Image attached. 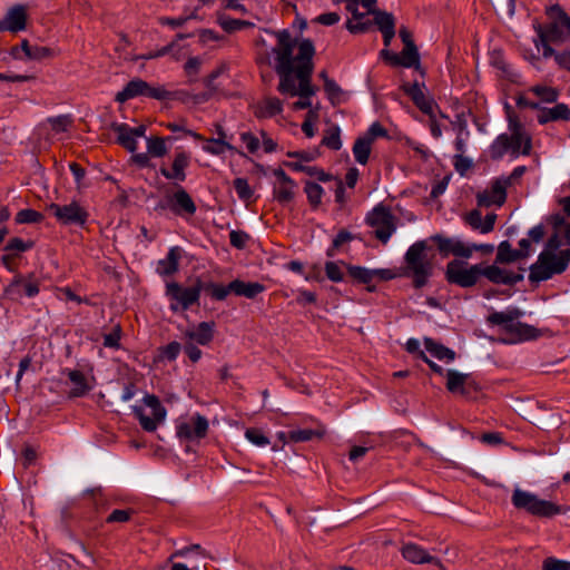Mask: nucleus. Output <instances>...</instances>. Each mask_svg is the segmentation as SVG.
I'll return each mask as SVG.
<instances>
[{
	"label": "nucleus",
	"mask_w": 570,
	"mask_h": 570,
	"mask_svg": "<svg viewBox=\"0 0 570 570\" xmlns=\"http://www.w3.org/2000/svg\"><path fill=\"white\" fill-rule=\"evenodd\" d=\"M546 14L548 23L533 24L537 32L533 43L538 50L542 48V57L547 59L554 53L552 45H561L570 39V16L559 4L548 7Z\"/></svg>",
	"instance_id": "f257e3e1"
},
{
	"label": "nucleus",
	"mask_w": 570,
	"mask_h": 570,
	"mask_svg": "<svg viewBox=\"0 0 570 570\" xmlns=\"http://www.w3.org/2000/svg\"><path fill=\"white\" fill-rule=\"evenodd\" d=\"M509 129L511 135L501 134L490 146V156L494 160L501 159L507 153L513 157L520 154L528 156L532 149V138L517 119L509 117Z\"/></svg>",
	"instance_id": "f03ea898"
},
{
	"label": "nucleus",
	"mask_w": 570,
	"mask_h": 570,
	"mask_svg": "<svg viewBox=\"0 0 570 570\" xmlns=\"http://www.w3.org/2000/svg\"><path fill=\"white\" fill-rule=\"evenodd\" d=\"M426 240H417L409 247L404 255V267L402 275L412 278L415 288L428 285L433 275L434 265L432 258L426 255Z\"/></svg>",
	"instance_id": "7ed1b4c3"
},
{
	"label": "nucleus",
	"mask_w": 570,
	"mask_h": 570,
	"mask_svg": "<svg viewBox=\"0 0 570 570\" xmlns=\"http://www.w3.org/2000/svg\"><path fill=\"white\" fill-rule=\"evenodd\" d=\"M570 264V248L554 253L542 250L535 263L529 267V281L532 284L552 278L564 273Z\"/></svg>",
	"instance_id": "20e7f679"
},
{
	"label": "nucleus",
	"mask_w": 570,
	"mask_h": 570,
	"mask_svg": "<svg viewBox=\"0 0 570 570\" xmlns=\"http://www.w3.org/2000/svg\"><path fill=\"white\" fill-rule=\"evenodd\" d=\"M523 312L518 307H510L504 312H493L487 317L490 325H500L504 332L517 336L519 341L534 340L540 336L539 330L532 325L515 322Z\"/></svg>",
	"instance_id": "39448f33"
},
{
	"label": "nucleus",
	"mask_w": 570,
	"mask_h": 570,
	"mask_svg": "<svg viewBox=\"0 0 570 570\" xmlns=\"http://www.w3.org/2000/svg\"><path fill=\"white\" fill-rule=\"evenodd\" d=\"M315 48L311 39H303L298 43V53L296 56V77L298 79L297 95L299 98H311L315 89L311 85L313 73V56Z\"/></svg>",
	"instance_id": "423d86ee"
},
{
	"label": "nucleus",
	"mask_w": 570,
	"mask_h": 570,
	"mask_svg": "<svg viewBox=\"0 0 570 570\" xmlns=\"http://www.w3.org/2000/svg\"><path fill=\"white\" fill-rule=\"evenodd\" d=\"M512 504L520 510L539 518H551L561 513V507L551 501L539 499L535 494L515 489L511 497Z\"/></svg>",
	"instance_id": "0eeeda50"
},
{
	"label": "nucleus",
	"mask_w": 570,
	"mask_h": 570,
	"mask_svg": "<svg viewBox=\"0 0 570 570\" xmlns=\"http://www.w3.org/2000/svg\"><path fill=\"white\" fill-rule=\"evenodd\" d=\"M482 277V264L470 265L465 261L453 259L445 267L446 282L462 288L475 286Z\"/></svg>",
	"instance_id": "6e6552de"
},
{
	"label": "nucleus",
	"mask_w": 570,
	"mask_h": 570,
	"mask_svg": "<svg viewBox=\"0 0 570 570\" xmlns=\"http://www.w3.org/2000/svg\"><path fill=\"white\" fill-rule=\"evenodd\" d=\"M202 292L203 281L200 277H196L194 284L189 287H184L176 282L166 285V295L171 302L170 309L173 312L187 311L190 306L197 304Z\"/></svg>",
	"instance_id": "1a4fd4ad"
},
{
	"label": "nucleus",
	"mask_w": 570,
	"mask_h": 570,
	"mask_svg": "<svg viewBox=\"0 0 570 570\" xmlns=\"http://www.w3.org/2000/svg\"><path fill=\"white\" fill-rule=\"evenodd\" d=\"M366 224L374 228L375 237L386 244L396 229V218L390 208L379 204L366 216Z\"/></svg>",
	"instance_id": "9d476101"
},
{
	"label": "nucleus",
	"mask_w": 570,
	"mask_h": 570,
	"mask_svg": "<svg viewBox=\"0 0 570 570\" xmlns=\"http://www.w3.org/2000/svg\"><path fill=\"white\" fill-rule=\"evenodd\" d=\"M377 138H389L387 130L379 122H373L363 136L353 145V155L360 165H366L371 155L372 145Z\"/></svg>",
	"instance_id": "9b49d317"
},
{
	"label": "nucleus",
	"mask_w": 570,
	"mask_h": 570,
	"mask_svg": "<svg viewBox=\"0 0 570 570\" xmlns=\"http://www.w3.org/2000/svg\"><path fill=\"white\" fill-rule=\"evenodd\" d=\"M274 35L277 38V43L272 49L275 55V69L288 72V68L296 67V65H294L296 63V57H293L296 40L292 38L291 32L286 29L276 31Z\"/></svg>",
	"instance_id": "f8f14e48"
},
{
	"label": "nucleus",
	"mask_w": 570,
	"mask_h": 570,
	"mask_svg": "<svg viewBox=\"0 0 570 570\" xmlns=\"http://www.w3.org/2000/svg\"><path fill=\"white\" fill-rule=\"evenodd\" d=\"M40 292V281L35 273L27 275L17 273L12 281L6 286L4 294L11 299H21L22 297H35Z\"/></svg>",
	"instance_id": "ddd939ff"
},
{
	"label": "nucleus",
	"mask_w": 570,
	"mask_h": 570,
	"mask_svg": "<svg viewBox=\"0 0 570 570\" xmlns=\"http://www.w3.org/2000/svg\"><path fill=\"white\" fill-rule=\"evenodd\" d=\"M50 213L61 225H73L82 227L86 225L89 213L80 206L78 202H71L70 204L59 205L52 203L49 206Z\"/></svg>",
	"instance_id": "4468645a"
},
{
	"label": "nucleus",
	"mask_w": 570,
	"mask_h": 570,
	"mask_svg": "<svg viewBox=\"0 0 570 570\" xmlns=\"http://www.w3.org/2000/svg\"><path fill=\"white\" fill-rule=\"evenodd\" d=\"M144 403L151 409L153 417L146 415L141 407L135 406L134 414L138 419L141 428L147 432L156 431L158 424L163 423L166 419L167 411L161 405L159 399L154 394H147L144 397Z\"/></svg>",
	"instance_id": "2eb2a0df"
},
{
	"label": "nucleus",
	"mask_w": 570,
	"mask_h": 570,
	"mask_svg": "<svg viewBox=\"0 0 570 570\" xmlns=\"http://www.w3.org/2000/svg\"><path fill=\"white\" fill-rule=\"evenodd\" d=\"M276 180L273 184V198L281 205L289 204L294 200L297 191V184L282 169L273 170Z\"/></svg>",
	"instance_id": "dca6fc26"
},
{
	"label": "nucleus",
	"mask_w": 570,
	"mask_h": 570,
	"mask_svg": "<svg viewBox=\"0 0 570 570\" xmlns=\"http://www.w3.org/2000/svg\"><path fill=\"white\" fill-rule=\"evenodd\" d=\"M429 239L436 245L442 257H448L449 255L465 259L471 257L468 244L463 243L459 238L449 237L443 234H434Z\"/></svg>",
	"instance_id": "f3484780"
},
{
	"label": "nucleus",
	"mask_w": 570,
	"mask_h": 570,
	"mask_svg": "<svg viewBox=\"0 0 570 570\" xmlns=\"http://www.w3.org/2000/svg\"><path fill=\"white\" fill-rule=\"evenodd\" d=\"M10 55L18 60L42 61L53 58L56 51L50 47L31 45L27 39H23L20 46H14L10 49Z\"/></svg>",
	"instance_id": "a211bd4d"
},
{
	"label": "nucleus",
	"mask_w": 570,
	"mask_h": 570,
	"mask_svg": "<svg viewBox=\"0 0 570 570\" xmlns=\"http://www.w3.org/2000/svg\"><path fill=\"white\" fill-rule=\"evenodd\" d=\"M520 273L499 267L497 264H482V275L489 282L498 285H515L523 279L524 268L520 267Z\"/></svg>",
	"instance_id": "6ab92c4d"
},
{
	"label": "nucleus",
	"mask_w": 570,
	"mask_h": 570,
	"mask_svg": "<svg viewBox=\"0 0 570 570\" xmlns=\"http://www.w3.org/2000/svg\"><path fill=\"white\" fill-rule=\"evenodd\" d=\"M176 430L177 436L183 440L204 439L208 432V420L196 413L188 422H179Z\"/></svg>",
	"instance_id": "aec40b11"
},
{
	"label": "nucleus",
	"mask_w": 570,
	"mask_h": 570,
	"mask_svg": "<svg viewBox=\"0 0 570 570\" xmlns=\"http://www.w3.org/2000/svg\"><path fill=\"white\" fill-rule=\"evenodd\" d=\"M215 323L200 322L181 332V341H190L199 345H209L214 340Z\"/></svg>",
	"instance_id": "412c9836"
},
{
	"label": "nucleus",
	"mask_w": 570,
	"mask_h": 570,
	"mask_svg": "<svg viewBox=\"0 0 570 570\" xmlns=\"http://www.w3.org/2000/svg\"><path fill=\"white\" fill-rule=\"evenodd\" d=\"M190 165V155L184 150L175 154L171 167L163 165L159 173L168 180L183 183L186 180V169Z\"/></svg>",
	"instance_id": "4be33fe9"
},
{
	"label": "nucleus",
	"mask_w": 570,
	"mask_h": 570,
	"mask_svg": "<svg viewBox=\"0 0 570 570\" xmlns=\"http://www.w3.org/2000/svg\"><path fill=\"white\" fill-rule=\"evenodd\" d=\"M168 208L177 216H193L197 207L190 195L179 187L168 200Z\"/></svg>",
	"instance_id": "5701e85b"
},
{
	"label": "nucleus",
	"mask_w": 570,
	"mask_h": 570,
	"mask_svg": "<svg viewBox=\"0 0 570 570\" xmlns=\"http://www.w3.org/2000/svg\"><path fill=\"white\" fill-rule=\"evenodd\" d=\"M507 183L502 179H495L490 189H485L476 195L478 205L483 207L503 205L507 199Z\"/></svg>",
	"instance_id": "b1692460"
},
{
	"label": "nucleus",
	"mask_w": 570,
	"mask_h": 570,
	"mask_svg": "<svg viewBox=\"0 0 570 570\" xmlns=\"http://www.w3.org/2000/svg\"><path fill=\"white\" fill-rule=\"evenodd\" d=\"M27 12L26 8L17 4L9 9L2 20H0V31L19 32L26 29Z\"/></svg>",
	"instance_id": "393cba45"
},
{
	"label": "nucleus",
	"mask_w": 570,
	"mask_h": 570,
	"mask_svg": "<svg viewBox=\"0 0 570 570\" xmlns=\"http://www.w3.org/2000/svg\"><path fill=\"white\" fill-rule=\"evenodd\" d=\"M401 88L423 114L433 115L434 101L424 95L417 82L404 83Z\"/></svg>",
	"instance_id": "a878e982"
},
{
	"label": "nucleus",
	"mask_w": 570,
	"mask_h": 570,
	"mask_svg": "<svg viewBox=\"0 0 570 570\" xmlns=\"http://www.w3.org/2000/svg\"><path fill=\"white\" fill-rule=\"evenodd\" d=\"M537 120L540 125H546L550 121H569L570 108L563 102L557 104L550 108L540 107Z\"/></svg>",
	"instance_id": "bb28decb"
},
{
	"label": "nucleus",
	"mask_w": 570,
	"mask_h": 570,
	"mask_svg": "<svg viewBox=\"0 0 570 570\" xmlns=\"http://www.w3.org/2000/svg\"><path fill=\"white\" fill-rule=\"evenodd\" d=\"M497 215L488 214L484 218L481 212L473 209L464 216V222L473 229L479 230L482 234H487L493 230Z\"/></svg>",
	"instance_id": "cd10ccee"
},
{
	"label": "nucleus",
	"mask_w": 570,
	"mask_h": 570,
	"mask_svg": "<svg viewBox=\"0 0 570 570\" xmlns=\"http://www.w3.org/2000/svg\"><path fill=\"white\" fill-rule=\"evenodd\" d=\"M229 289H232L233 294L236 296L254 299L256 296L265 292L266 287L264 284L258 282H244L236 278L229 283Z\"/></svg>",
	"instance_id": "c85d7f7f"
},
{
	"label": "nucleus",
	"mask_w": 570,
	"mask_h": 570,
	"mask_svg": "<svg viewBox=\"0 0 570 570\" xmlns=\"http://www.w3.org/2000/svg\"><path fill=\"white\" fill-rule=\"evenodd\" d=\"M402 556L412 563H435L441 564L440 560L430 556L428 551L415 543H406L402 548Z\"/></svg>",
	"instance_id": "c756f323"
},
{
	"label": "nucleus",
	"mask_w": 570,
	"mask_h": 570,
	"mask_svg": "<svg viewBox=\"0 0 570 570\" xmlns=\"http://www.w3.org/2000/svg\"><path fill=\"white\" fill-rule=\"evenodd\" d=\"M283 111V102L276 97H266L254 107V115L258 119L272 118Z\"/></svg>",
	"instance_id": "7c9ffc66"
},
{
	"label": "nucleus",
	"mask_w": 570,
	"mask_h": 570,
	"mask_svg": "<svg viewBox=\"0 0 570 570\" xmlns=\"http://www.w3.org/2000/svg\"><path fill=\"white\" fill-rule=\"evenodd\" d=\"M148 89V82L140 79L135 78L130 80L121 91L117 92L116 95V101L118 102H125L127 100H130L132 98L144 96L146 97V91Z\"/></svg>",
	"instance_id": "2f4dec72"
},
{
	"label": "nucleus",
	"mask_w": 570,
	"mask_h": 570,
	"mask_svg": "<svg viewBox=\"0 0 570 570\" xmlns=\"http://www.w3.org/2000/svg\"><path fill=\"white\" fill-rule=\"evenodd\" d=\"M112 130L117 134V142L129 153H135L138 148L137 139L131 134V127L127 124H112Z\"/></svg>",
	"instance_id": "473e14b6"
},
{
	"label": "nucleus",
	"mask_w": 570,
	"mask_h": 570,
	"mask_svg": "<svg viewBox=\"0 0 570 570\" xmlns=\"http://www.w3.org/2000/svg\"><path fill=\"white\" fill-rule=\"evenodd\" d=\"M179 259L180 248L178 246L171 247L167 256L158 262L157 272L165 276L175 274L179 267Z\"/></svg>",
	"instance_id": "72a5a7b5"
},
{
	"label": "nucleus",
	"mask_w": 570,
	"mask_h": 570,
	"mask_svg": "<svg viewBox=\"0 0 570 570\" xmlns=\"http://www.w3.org/2000/svg\"><path fill=\"white\" fill-rule=\"evenodd\" d=\"M446 379V389L449 392L454 394L459 393L461 395H468L469 374H462L455 370H448Z\"/></svg>",
	"instance_id": "f704fd0d"
},
{
	"label": "nucleus",
	"mask_w": 570,
	"mask_h": 570,
	"mask_svg": "<svg viewBox=\"0 0 570 570\" xmlns=\"http://www.w3.org/2000/svg\"><path fill=\"white\" fill-rule=\"evenodd\" d=\"M67 376L70 382L73 384L72 390L70 391L71 397H81L86 395L91 386L89 385L85 374L79 370H68Z\"/></svg>",
	"instance_id": "c9c22d12"
},
{
	"label": "nucleus",
	"mask_w": 570,
	"mask_h": 570,
	"mask_svg": "<svg viewBox=\"0 0 570 570\" xmlns=\"http://www.w3.org/2000/svg\"><path fill=\"white\" fill-rule=\"evenodd\" d=\"M520 259H522V254L518 249L512 248L508 240H503L499 244L495 264H511Z\"/></svg>",
	"instance_id": "e433bc0d"
},
{
	"label": "nucleus",
	"mask_w": 570,
	"mask_h": 570,
	"mask_svg": "<svg viewBox=\"0 0 570 570\" xmlns=\"http://www.w3.org/2000/svg\"><path fill=\"white\" fill-rule=\"evenodd\" d=\"M276 73L279 76V83L277 90L281 94H289L291 96L297 95V87L295 85V79L293 73H296V67L288 68L287 71H282L281 69H275Z\"/></svg>",
	"instance_id": "4c0bfd02"
},
{
	"label": "nucleus",
	"mask_w": 570,
	"mask_h": 570,
	"mask_svg": "<svg viewBox=\"0 0 570 570\" xmlns=\"http://www.w3.org/2000/svg\"><path fill=\"white\" fill-rule=\"evenodd\" d=\"M425 350L432 354V356L439 360H445L448 362H452L455 358V352L451 348L444 346L441 343L435 342L432 338L426 337L424 340Z\"/></svg>",
	"instance_id": "58836bf2"
},
{
	"label": "nucleus",
	"mask_w": 570,
	"mask_h": 570,
	"mask_svg": "<svg viewBox=\"0 0 570 570\" xmlns=\"http://www.w3.org/2000/svg\"><path fill=\"white\" fill-rule=\"evenodd\" d=\"M217 22L220 28L228 33L253 26V23L249 21L230 18L224 12L217 13Z\"/></svg>",
	"instance_id": "ea45409f"
},
{
	"label": "nucleus",
	"mask_w": 570,
	"mask_h": 570,
	"mask_svg": "<svg viewBox=\"0 0 570 570\" xmlns=\"http://www.w3.org/2000/svg\"><path fill=\"white\" fill-rule=\"evenodd\" d=\"M325 434L323 429H298L288 431V441L293 443L307 442L313 439H322Z\"/></svg>",
	"instance_id": "a19ab883"
},
{
	"label": "nucleus",
	"mask_w": 570,
	"mask_h": 570,
	"mask_svg": "<svg viewBox=\"0 0 570 570\" xmlns=\"http://www.w3.org/2000/svg\"><path fill=\"white\" fill-rule=\"evenodd\" d=\"M171 137H158V136H151L146 138L147 142V151L151 157L161 158L167 155L168 148L166 145L167 140H170Z\"/></svg>",
	"instance_id": "79ce46f5"
},
{
	"label": "nucleus",
	"mask_w": 570,
	"mask_h": 570,
	"mask_svg": "<svg viewBox=\"0 0 570 570\" xmlns=\"http://www.w3.org/2000/svg\"><path fill=\"white\" fill-rule=\"evenodd\" d=\"M348 275L361 284L370 285L375 277V272L362 266L346 265Z\"/></svg>",
	"instance_id": "37998d69"
},
{
	"label": "nucleus",
	"mask_w": 570,
	"mask_h": 570,
	"mask_svg": "<svg viewBox=\"0 0 570 570\" xmlns=\"http://www.w3.org/2000/svg\"><path fill=\"white\" fill-rule=\"evenodd\" d=\"M203 291L206 292L215 301H224L232 292L228 285H222L213 282L204 283Z\"/></svg>",
	"instance_id": "c03bdc74"
},
{
	"label": "nucleus",
	"mask_w": 570,
	"mask_h": 570,
	"mask_svg": "<svg viewBox=\"0 0 570 570\" xmlns=\"http://www.w3.org/2000/svg\"><path fill=\"white\" fill-rule=\"evenodd\" d=\"M529 91L539 97L541 101L548 104L556 102L559 98V90L549 86L537 85L531 87Z\"/></svg>",
	"instance_id": "a18cd8bd"
},
{
	"label": "nucleus",
	"mask_w": 570,
	"mask_h": 570,
	"mask_svg": "<svg viewBox=\"0 0 570 570\" xmlns=\"http://www.w3.org/2000/svg\"><path fill=\"white\" fill-rule=\"evenodd\" d=\"M304 191L307 196L309 205L313 208H317L322 203V197L324 194L323 187L316 183L306 181Z\"/></svg>",
	"instance_id": "49530a36"
},
{
	"label": "nucleus",
	"mask_w": 570,
	"mask_h": 570,
	"mask_svg": "<svg viewBox=\"0 0 570 570\" xmlns=\"http://www.w3.org/2000/svg\"><path fill=\"white\" fill-rule=\"evenodd\" d=\"M206 145L203 146L204 151L212 154V155H222L224 151L227 150H236V148L230 145L227 140H220V139H207Z\"/></svg>",
	"instance_id": "de8ad7c7"
},
{
	"label": "nucleus",
	"mask_w": 570,
	"mask_h": 570,
	"mask_svg": "<svg viewBox=\"0 0 570 570\" xmlns=\"http://www.w3.org/2000/svg\"><path fill=\"white\" fill-rule=\"evenodd\" d=\"M33 245V240H23L22 238L13 237L7 243L3 249L9 253H17V256L19 257L21 253L31 249Z\"/></svg>",
	"instance_id": "09e8293b"
},
{
	"label": "nucleus",
	"mask_w": 570,
	"mask_h": 570,
	"mask_svg": "<svg viewBox=\"0 0 570 570\" xmlns=\"http://www.w3.org/2000/svg\"><path fill=\"white\" fill-rule=\"evenodd\" d=\"M374 22L380 31L395 29V19L392 13L386 11H373Z\"/></svg>",
	"instance_id": "8fccbe9b"
},
{
	"label": "nucleus",
	"mask_w": 570,
	"mask_h": 570,
	"mask_svg": "<svg viewBox=\"0 0 570 570\" xmlns=\"http://www.w3.org/2000/svg\"><path fill=\"white\" fill-rule=\"evenodd\" d=\"M401 59L404 68L417 67L420 65V55L415 45L404 46L401 52Z\"/></svg>",
	"instance_id": "3c124183"
},
{
	"label": "nucleus",
	"mask_w": 570,
	"mask_h": 570,
	"mask_svg": "<svg viewBox=\"0 0 570 570\" xmlns=\"http://www.w3.org/2000/svg\"><path fill=\"white\" fill-rule=\"evenodd\" d=\"M14 219L17 224H36L43 219V215L38 210L26 208L18 212Z\"/></svg>",
	"instance_id": "603ef678"
},
{
	"label": "nucleus",
	"mask_w": 570,
	"mask_h": 570,
	"mask_svg": "<svg viewBox=\"0 0 570 570\" xmlns=\"http://www.w3.org/2000/svg\"><path fill=\"white\" fill-rule=\"evenodd\" d=\"M51 130L59 134L67 131L72 125V118L69 115H61L48 118Z\"/></svg>",
	"instance_id": "864d4df0"
},
{
	"label": "nucleus",
	"mask_w": 570,
	"mask_h": 570,
	"mask_svg": "<svg viewBox=\"0 0 570 570\" xmlns=\"http://www.w3.org/2000/svg\"><path fill=\"white\" fill-rule=\"evenodd\" d=\"M233 185L239 199L243 202H248L253 198L254 191L246 178L238 177L234 180Z\"/></svg>",
	"instance_id": "5fc2aeb1"
},
{
	"label": "nucleus",
	"mask_w": 570,
	"mask_h": 570,
	"mask_svg": "<svg viewBox=\"0 0 570 570\" xmlns=\"http://www.w3.org/2000/svg\"><path fill=\"white\" fill-rule=\"evenodd\" d=\"M353 239V236L350 232L342 229L338 232V234L335 236V238L332 242V246L327 249L326 255L328 257H333L335 255V252L340 249V247L348 243Z\"/></svg>",
	"instance_id": "6e6d98bb"
},
{
	"label": "nucleus",
	"mask_w": 570,
	"mask_h": 570,
	"mask_svg": "<svg viewBox=\"0 0 570 570\" xmlns=\"http://www.w3.org/2000/svg\"><path fill=\"white\" fill-rule=\"evenodd\" d=\"M245 436L249 442L257 446H265L269 444V439L263 433L262 430L256 428L247 429Z\"/></svg>",
	"instance_id": "4d7b16f0"
},
{
	"label": "nucleus",
	"mask_w": 570,
	"mask_h": 570,
	"mask_svg": "<svg viewBox=\"0 0 570 570\" xmlns=\"http://www.w3.org/2000/svg\"><path fill=\"white\" fill-rule=\"evenodd\" d=\"M134 514L131 509H116L106 519L107 523H125L128 522Z\"/></svg>",
	"instance_id": "13d9d810"
},
{
	"label": "nucleus",
	"mask_w": 570,
	"mask_h": 570,
	"mask_svg": "<svg viewBox=\"0 0 570 570\" xmlns=\"http://www.w3.org/2000/svg\"><path fill=\"white\" fill-rule=\"evenodd\" d=\"M322 144L332 150L341 149L342 141L340 138V129L337 127H335L333 130L328 131L324 136Z\"/></svg>",
	"instance_id": "bf43d9fd"
},
{
	"label": "nucleus",
	"mask_w": 570,
	"mask_h": 570,
	"mask_svg": "<svg viewBox=\"0 0 570 570\" xmlns=\"http://www.w3.org/2000/svg\"><path fill=\"white\" fill-rule=\"evenodd\" d=\"M146 97L157 99V100H170V99H174V94L171 91L166 90L161 86L153 87L148 83Z\"/></svg>",
	"instance_id": "052dcab7"
},
{
	"label": "nucleus",
	"mask_w": 570,
	"mask_h": 570,
	"mask_svg": "<svg viewBox=\"0 0 570 570\" xmlns=\"http://www.w3.org/2000/svg\"><path fill=\"white\" fill-rule=\"evenodd\" d=\"M325 274L327 278L332 282H342L344 278V274L340 268L338 264L335 262H326L325 263Z\"/></svg>",
	"instance_id": "680f3d73"
},
{
	"label": "nucleus",
	"mask_w": 570,
	"mask_h": 570,
	"mask_svg": "<svg viewBox=\"0 0 570 570\" xmlns=\"http://www.w3.org/2000/svg\"><path fill=\"white\" fill-rule=\"evenodd\" d=\"M202 60L198 57H191L189 58L185 66V72L189 77V81H195L199 69H200Z\"/></svg>",
	"instance_id": "e2e57ef3"
},
{
	"label": "nucleus",
	"mask_w": 570,
	"mask_h": 570,
	"mask_svg": "<svg viewBox=\"0 0 570 570\" xmlns=\"http://www.w3.org/2000/svg\"><path fill=\"white\" fill-rule=\"evenodd\" d=\"M248 239V234L243 230H232L229 233L230 245L235 248L243 249L246 246Z\"/></svg>",
	"instance_id": "0e129e2a"
},
{
	"label": "nucleus",
	"mask_w": 570,
	"mask_h": 570,
	"mask_svg": "<svg viewBox=\"0 0 570 570\" xmlns=\"http://www.w3.org/2000/svg\"><path fill=\"white\" fill-rule=\"evenodd\" d=\"M542 570H570V562L549 557L544 559Z\"/></svg>",
	"instance_id": "69168bd1"
},
{
	"label": "nucleus",
	"mask_w": 570,
	"mask_h": 570,
	"mask_svg": "<svg viewBox=\"0 0 570 570\" xmlns=\"http://www.w3.org/2000/svg\"><path fill=\"white\" fill-rule=\"evenodd\" d=\"M453 165L455 170L460 175H464L469 169L472 168L473 163L470 158L465 157L464 155L455 154Z\"/></svg>",
	"instance_id": "338daca9"
},
{
	"label": "nucleus",
	"mask_w": 570,
	"mask_h": 570,
	"mask_svg": "<svg viewBox=\"0 0 570 570\" xmlns=\"http://www.w3.org/2000/svg\"><path fill=\"white\" fill-rule=\"evenodd\" d=\"M560 69L570 72V50L557 51L551 55Z\"/></svg>",
	"instance_id": "774afa93"
}]
</instances>
